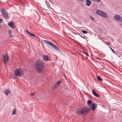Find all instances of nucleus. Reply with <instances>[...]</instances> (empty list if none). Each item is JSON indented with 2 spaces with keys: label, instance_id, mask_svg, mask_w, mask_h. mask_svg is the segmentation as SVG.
<instances>
[{
  "label": "nucleus",
  "instance_id": "f257e3e1",
  "mask_svg": "<svg viewBox=\"0 0 122 122\" xmlns=\"http://www.w3.org/2000/svg\"><path fill=\"white\" fill-rule=\"evenodd\" d=\"M45 64L41 60H38L35 63V69L39 73H42L43 72L44 67Z\"/></svg>",
  "mask_w": 122,
  "mask_h": 122
},
{
  "label": "nucleus",
  "instance_id": "f03ea898",
  "mask_svg": "<svg viewBox=\"0 0 122 122\" xmlns=\"http://www.w3.org/2000/svg\"><path fill=\"white\" fill-rule=\"evenodd\" d=\"M89 111V108L86 107H82L78 108L76 111L77 113L81 115L85 114Z\"/></svg>",
  "mask_w": 122,
  "mask_h": 122
},
{
  "label": "nucleus",
  "instance_id": "7ed1b4c3",
  "mask_svg": "<svg viewBox=\"0 0 122 122\" xmlns=\"http://www.w3.org/2000/svg\"><path fill=\"white\" fill-rule=\"evenodd\" d=\"M23 69L21 68L16 69L14 72V75L16 76H21L23 75Z\"/></svg>",
  "mask_w": 122,
  "mask_h": 122
},
{
  "label": "nucleus",
  "instance_id": "20e7f679",
  "mask_svg": "<svg viewBox=\"0 0 122 122\" xmlns=\"http://www.w3.org/2000/svg\"><path fill=\"white\" fill-rule=\"evenodd\" d=\"M44 41L46 44L52 47L54 49L58 51H60V50L58 49V48L55 45L51 42L49 41H48L46 40H44Z\"/></svg>",
  "mask_w": 122,
  "mask_h": 122
},
{
  "label": "nucleus",
  "instance_id": "39448f33",
  "mask_svg": "<svg viewBox=\"0 0 122 122\" xmlns=\"http://www.w3.org/2000/svg\"><path fill=\"white\" fill-rule=\"evenodd\" d=\"M0 11L2 15L4 17L7 18L8 16V14L7 11L5 9L1 8L0 10Z\"/></svg>",
  "mask_w": 122,
  "mask_h": 122
},
{
  "label": "nucleus",
  "instance_id": "423d86ee",
  "mask_svg": "<svg viewBox=\"0 0 122 122\" xmlns=\"http://www.w3.org/2000/svg\"><path fill=\"white\" fill-rule=\"evenodd\" d=\"M114 19L120 23H122V17L120 16V15H115L114 17Z\"/></svg>",
  "mask_w": 122,
  "mask_h": 122
},
{
  "label": "nucleus",
  "instance_id": "0eeeda50",
  "mask_svg": "<svg viewBox=\"0 0 122 122\" xmlns=\"http://www.w3.org/2000/svg\"><path fill=\"white\" fill-rule=\"evenodd\" d=\"M9 59V57L7 55L3 56L1 58V60L3 62L5 63L7 62Z\"/></svg>",
  "mask_w": 122,
  "mask_h": 122
},
{
  "label": "nucleus",
  "instance_id": "6e6552de",
  "mask_svg": "<svg viewBox=\"0 0 122 122\" xmlns=\"http://www.w3.org/2000/svg\"><path fill=\"white\" fill-rule=\"evenodd\" d=\"M43 60L45 61H49L51 60L49 57L46 55L43 56Z\"/></svg>",
  "mask_w": 122,
  "mask_h": 122
},
{
  "label": "nucleus",
  "instance_id": "1a4fd4ad",
  "mask_svg": "<svg viewBox=\"0 0 122 122\" xmlns=\"http://www.w3.org/2000/svg\"><path fill=\"white\" fill-rule=\"evenodd\" d=\"M91 107H92V110L94 111L95 109L97 108V104L95 103L92 104V105L91 106Z\"/></svg>",
  "mask_w": 122,
  "mask_h": 122
},
{
  "label": "nucleus",
  "instance_id": "9d476101",
  "mask_svg": "<svg viewBox=\"0 0 122 122\" xmlns=\"http://www.w3.org/2000/svg\"><path fill=\"white\" fill-rule=\"evenodd\" d=\"M13 22L12 21H10L8 23V25L11 28L14 29V28L15 27L13 24Z\"/></svg>",
  "mask_w": 122,
  "mask_h": 122
},
{
  "label": "nucleus",
  "instance_id": "9b49d317",
  "mask_svg": "<svg viewBox=\"0 0 122 122\" xmlns=\"http://www.w3.org/2000/svg\"><path fill=\"white\" fill-rule=\"evenodd\" d=\"M92 93L95 96L98 97H99V95L96 93V92L94 90H92Z\"/></svg>",
  "mask_w": 122,
  "mask_h": 122
},
{
  "label": "nucleus",
  "instance_id": "f8f14e48",
  "mask_svg": "<svg viewBox=\"0 0 122 122\" xmlns=\"http://www.w3.org/2000/svg\"><path fill=\"white\" fill-rule=\"evenodd\" d=\"M86 1L85 4L86 6H89L91 5V2L89 0H86Z\"/></svg>",
  "mask_w": 122,
  "mask_h": 122
},
{
  "label": "nucleus",
  "instance_id": "ddd939ff",
  "mask_svg": "<svg viewBox=\"0 0 122 122\" xmlns=\"http://www.w3.org/2000/svg\"><path fill=\"white\" fill-rule=\"evenodd\" d=\"M10 93V91L8 89L5 90L4 92V93L6 96H7L9 93Z\"/></svg>",
  "mask_w": 122,
  "mask_h": 122
},
{
  "label": "nucleus",
  "instance_id": "4468645a",
  "mask_svg": "<svg viewBox=\"0 0 122 122\" xmlns=\"http://www.w3.org/2000/svg\"><path fill=\"white\" fill-rule=\"evenodd\" d=\"M25 32H26L27 34H28L29 35H30V36H33L34 37L35 36V35L30 32L28 30H25Z\"/></svg>",
  "mask_w": 122,
  "mask_h": 122
},
{
  "label": "nucleus",
  "instance_id": "2eb2a0df",
  "mask_svg": "<svg viewBox=\"0 0 122 122\" xmlns=\"http://www.w3.org/2000/svg\"><path fill=\"white\" fill-rule=\"evenodd\" d=\"M101 16L105 18H107L108 17V16L106 13L103 11V12Z\"/></svg>",
  "mask_w": 122,
  "mask_h": 122
},
{
  "label": "nucleus",
  "instance_id": "dca6fc26",
  "mask_svg": "<svg viewBox=\"0 0 122 122\" xmlns=\"http://www.w3.org/2000/svg\"><path fill=\"white\" fill-rule=\"evenodd\" d=\"M103 11L100 10H96V13L98 14L101 16Z\"/></svg>",
  "mask_w": 122,
  "mask_h": 122
},
{
  "label": "nucleus",
  "instance_id": "f3484780",
  "mask_svg": "<svg viewBox=\"0 0 122 122\" xmlns=\"http://www.w3.org/2000/svg\"><path fill=\"white\" fill-rule=\"evenodd\" d=\"M87 104L88 105H89L90 107H91V106L92 105V104L93 103L91 100H89L87 101Z\"/></svg>",
  "mask_w": 122,
  "mask_h": 122
},
{
  "label": "nucleus",
  "instance_id": "a211bd4d",
  "mask_svg": "<svg viewBox=\"0 0 122 122\" xmlns=\"http://www.w3.org/2000/svg\"><path fill=\"white\" fill-rule=\"evenodd\" d=\"M97 79L98 81L100 82H102V79L99 76H97Z\"/></svg>",
  "mask_w": 122,
  "mask_h": 122
},
{
  "label": "nucleus",
  "instance_id": "6ab92c4d",
  "mask_svg": "<svg viewBox=\"0 0 122 122\" xmlns=\"http://www.w3.org/2000/svg\"><path fill=\"white\" fill-rule=\"evenodd\" d=\"M16 108H15L13 110V111L12 112V115H14L16 114Z\"/></svg>",
  "mask_w": 122,
  "mask_h": 122
},
{
  "label": "nucleus",
  "instance_id": "aec40b11",
  "mask_svg": "<svg viewBox=\"0 0 122 122\" xmlns=\"http://www.w3.org/2000/svg\"><path fill=\"white\" fill-rule=\"evenodd\" d=\"M109 47H110V49H111V50L113 52L114 54H115L116 55H117V54L116 52H115V51H114V50L113 49H112L111 47L110 46Z\"/></svg>",
  "mask_w": 122,
  "mask_h": 122
},
{
  "label": "nucleus",
  "instance_id": "412c9836",
  "mask_svg": "<svg viewBox=\"0 0 122 122\" xmlns=\"http://www.w3.org/2000/svg\"><path fill=\"white\" fill-rule=\"evenodd\" d=\"M8 32L10 37H12V36L11 31L10 30H9L8 31Z\"/></svg>",
  "mask_w": 122,
  "mask_h": 122
},
{
  "label": "nucleus",
  "instance_id": "4be33fe9",
  "mask_svg": "<svg viewBox=\"0 0 122 122\" xmlns=\"http://www.w3.org/2000/svg\"><path fill=\"white\" fill-rule=\"evenodd\" d=\"M82 32L84 34H86L87 33V32L86 31L84 30H82Z\"/></svg>",
  "mask_w": 122,
  "mask_h": 122
},
{
  "label": "nucleus",
  "instance_id": "5701e85b",
  "mask_svg": "<svg viewBox=\"0 0 122 122\" xmlns=\"http://www.w3.org/2000/svg\"><path fill=\"white\" fill-rule=\"evenodd\" d=\"M35 94V93L34 92H33V93H31L30 94V95L31 96H33Z\"/></svg>",
  "mask_w": 122,
  "mask_h": 122
},
{
  "label": "nucleus",
  "instance_id": "b1692460",
  "mask_svg": "<svg viewBox=\"0 0 122 122\" xmlns=\"http://www.w3.org/2000/svg\"><path fill=\"white\" fill-rule=\"evenodd\" d=\"M83 53L85 54L87 56H89V55L88 53H86L85 52H83Z\"/></svg>",
  "mask_w": 122,
  "mask_h": 122
},
{
  "label": "nucleus",
  "instance_id": "393cba45",
  "mask_svg": "<svg viewBox=\"0 0 122 122\" xmlns=\"http://www.w3.org/2000/svg\"><path fill=\"white\" fill-rule=\"evenodd\" d=\"M106 45H110V43L109 42H107L106 43Z\"/></svg>",
  "mask_w": 122,
  "mask_h": 122
},
{
  "label": "nucleus",
  "instance_id": "a878e982",
  "mask_svg": "<svg viewBox=\"0 0 122 122\" xmlns=\"http://www.w3.org/2000/svg\"><path fill=\"white\" fill-rule=\"evenodd\" d=\"M3 21V20L2 19H0V23H2Z\"/></svg>",
  "mask_w": 122,
  "mask_h": 122
},
{
  "label": "nucleus",
  "instance_id": "bb28decb",
  "mask_svg": "<svg viewBox=\"0 0 122 122\" xmlns=\"http://www.w3.org/2000/svg\"><path fill=\"white\" fill-rule=\"evenodd\" d=\"M60 83V81H58L57 83V85H59Z\"/></svg>",
  "mask_w": 122,
  "mask_h": 122
},
{
  "label": "nucleus",
  "instance_id": "cd10ccee",
  "mask_svg": "<svg viewBox=\"0 0 122 122\" xmlns=\"http://www.w3.org/2000/svg\"><path fill=\"white\" fill-rule=\"evenodd\" d=\"M96 1L98 2H99L101 1V0H96Z\"/></svg>",
  "mask_w": 122,
  "mask_h": 122
},
{
  "label": "nucleus",
  "instance_id": "c85d7f7f",
  "mask_svg": "<svg viewBox=\"0 0 122 122\" xmlns=\"http://www.w3.org/2000/svg\"><path fill=\"white\" fill-rule=\"evenodd\" d=\"M90 18L92 20H94V18H93L91 16H90Z\"/></svg>",
  "mask_w": 122,
  "mask_h": 122
},
{
  "label": "nucleus",
  "instance_id": "c756f323",
  "mask_svg": "<svg viewBox=\"0 0 122 122\" xmlns=\"http://www.w3.org/2000/svg\"><path fill=\"white\" fill-rule=\"evenodd\" d=\"M49 2H50L51 3H53L52 2V1L51 0H49Z\"/></svg>",
  "mask_w": 122,
  "mask_h": 122
},
{
  "label": "nucleus",
  "instance_id": "7c9ffc66",
  "mask_svg": "<svg viewBox=\"0 0 122 122\" xmlns=\"http://www.w3.org/2000/svg\"><path fill=\"white\" fill-rule=\"evenodd\" d=\"M81 37L82 38H83L84 39H85V37H84L83 36H81Z\"/></svg>",
  "mask_w": 122,
  "mask_h": 122
},
{
  "label": "nucleus",
  "instance_id": "2f4dec72",
  "mask_svg": "<svg viewBox=\"0 0 122 122\" xmlns=\"http://www.w3.org/2000/svg\"><path fill=\"white\" fill-rule=\"evenodd\" d=\"M79 35V36H80L81 37V36H82L81 35Z\"/></svg>",
  "mask_w": 122,
  "mask_h": 122
},
{
  "label": "nucleus",
  "instance_id": "473e14b6",
  "mask_svg": "<svg viewBox=\"0 0 122 122\" xmlns=\"http://www.w3.org/2000/svg\"><path fill=\"white\" fill-rule=\"evenodd\" d=\"M46 4L47 5H48V4H47V3H46Z\"/></svg>",
  "mask_w": 122,
  "mask_h": 122
},
{
  "label": "nucleus",
  "instance_id": "72a5a7b5",
  "mask_svg": "<svg viewBox=\"0 0 122 122\" xmlns=\"http://www.w3.org/2000/svg\"><path fill=\"white\" fill-rule=\"evenodd\" d=\"M64 76H65V77H66V76L65 75H64Z\"/></svg>",
  "mask_w": 122,
  "mask_h": 122
}]
</instances>
